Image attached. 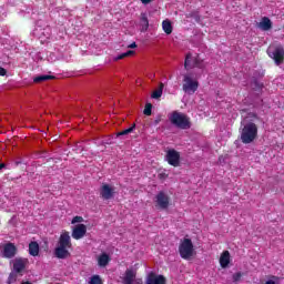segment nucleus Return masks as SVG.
Instances as JSON below:
<instances>
[{
  "mask_svg": "<svg viewBox=\"0 0 284 284\" xmlns=\"http://www.w3.org/2000/svg\"><path fill=\"white\" fill-rule=\"evenodd\" d=\"M116 192L114 191V186L103 183L100 187V196L103 201H111V199H114V195Z\"/></svg>",
  "mask_w": 284,
  "mask_h": 284,
  "instance_id": "nucleus-9",
  "label": "nucleus"
},
{
  "mask_svg": "<svg viewBox=\"0 0 284 284\" xmlns=\"http://www.w3.org/2000/svg\"><path fill=\"white\" fill-rule=\"evenodd\" d=\"M6 74H8V70H6L3 67H0V77H6Z\"/></svg>",
  "mask_w": 284,
  "mask_h": 284,
  "instance_id": "nucleus-32",
  "label": "nucleus"
},
{
  "mask_svg": "<svg viewBox=\"0 0 284 284\" xmlns=\"http://www.w3.org/2000/svg\"><path fill=\"white\" fill-rule=\"evenodd\" d=\"M163 83H160V88L152 92L151 98L152 99H161L163 97Z\"/></svg>",
  "mask_w": 284,
  "mask_h": 284,
  "instance_id": "nucleus-24",
  "label": "nucleus"
},
{
  "mask_svg": "<svg viewBox=\"0 0 284 284\" xmlns=\"http://www.w3.org/2000/svg\"><path fill=\"white\" fill-rule=\"evenodd\" d=\"M21 284H32L30 281L21 282Z\"/></svg>",
  "mask_w": 284,
  "mask_h": 284,
  "instance_id": "nucleus-39",
  "label": "nucleus"
},
{
  "mask_svg": "<svg viewBox=\"0 0 284 284\" xmlns=\"http://www.w3.org/2000/svg\"><path fill=\"white\" fill-rule=\"evenodd\" d=\"M248 118L253 121H256V119H258V115H256V113H248Z\"/></svg>",
  "mask_w": 284,
  "mask_h": 284,
  "instance_id": "nucleus-34",
  "label": "nucleus"
},
{
  "mask_svg": "<svg viewBox=\"0 0 284 284\" xmlns=\"http://www.w3.org/2000/svg\"><path fill=\"white\" fill-rule=\"evenodd\" d=\"M54 79V75H38L33 79L34 83H43V81H50Z\"/></svg>",
  "mask_w": 284,
  "mask_h": 284,
  "instance_id": "nucleus-23",
  "label": "nucleus"
},
{
  "mask_svg": "<svg viewBox=\"0 0 284 284\" xmlns=\"http://www.w3.org/2000/svg\"><path fill=\"white\" fill-rule=\"evenodd\" d=\"M132 54H134V51L129 50V51H126V52H124V53L119 54V55L114 59V61H121V59H125L126 57H132Z\"/></svg>",
  "mask_w": 284,
  "mask_h": 284,
  "instance_id": "nucleus-25",
  "label": "nucleus"
},
{
  "mask_svg": "<svg viewBox=\"0 0 284 284\" xmlns=\"http://www.w3.org/2000/svg\"><path fill=\"white\" fill-rule=\"evenodd\" d=\"M7 283H8V284L17 283V274L10 273Z\"/></svg>",
  "mask_w": 284,
  "mask_h": 284,
  "instance_id": "nucleus-28",
  "label": "nucleus"
},
{
  "mask_svg": "<svg viewBox=\"0 0 284 284\" xmlns=\"http://www.w3.org/2000/svg\"><path fill=\"white\" fill-rule=\"evenodd\" d=\"M258 136V126L254 122L246 123L241 132V141L244 144L253 143V141Z\"/></svg>",
  "mask_w": 284,
  "mask_h": 284,
  "instance_id": "nucleus-2",
  "label": "nucleus"
},
{
  "mask_svg": "<svg viewBox=\"0 0 284 284\" xmlns=\"http://www.w3.org/2000/svg\"><path fill=\"white\" fill-rule=\"evenodd\" d=\"M254 85H255V89L257 90H262L263 89V84L258 83V81H254Z\"/></svg>",
  "mask_w": 284,
  "mask_h": 284,
  "instance_id": "nucleus-33",
  "label": "nucleus"
},
{
  "mask_svg": "<svg viewBox=\"0 0 284 284\" xmlns=\"http://www.w3.org/2000/svg\"><path fill=\"white\" fill-rule=\"evenodd\" d=\"M152 1L154 0H141V3H143V6H148V3H152Z\"/></svg>",
  "mask_w": 284,
  "mask_h": 284,
  "instance_id": "nucleus-35",
  "label": "nucleus"
},
{
  "mask_svg": "<svg viewBox=\"0 0 284 284\" xmlns=\"http://www.w3.org/2000/svg\"><path fill=\"white\" fill-rule=\"evenodd\" d=\"M58 246L60 247H67L70 250L72 247V240L70 239V232L65 231L61 233L59 241H58Z\"/></svg>",
  "mask_w": 284,
  "mask_h": 284,
  "instance_id": "nucleus-12",
  "label": "nucleus"
},
{
  "mask_svg": "<svg viewBox=\"0 0 284 284\" xmlns=\"http://www.w3.org/2000/svg\"><path fill=\"white\" fill-rule=\"evenodd\" d=\"M194 68H199L203 70L205 68V63L199 57H192V53H187L184 60V69L185 70H194Z\"/></svg>",
  "mask_w": 284,
  "mask_h": 284,
  "instance_id": "nucleus-5",
  "label": "nucleus"
},
{
  "mask_svg": "<svg viewBox=\"0 0 284 284\" xmlns=\"http://www.w3.org/2000/svg\"><path fill=\"white\" fill-rule=\"evenodd\" d=\"M169 121L171 125L178 128V130H190V128H192L190 116L181 111H172L169 114Z\"/></svg>",
  "mask_w": 284,
  "mask_h": 284,
  "instance_id": "nucleus-1",
  "label": "nucleus"
},
{
  "mask_svg": "<svg viewBox=\"0 0 284 284\" xmlns=\"http://www.w3.org/2000/svg\"><path fill=\"white\" fill-rule=\"evenodd\" d=\"M87 233L88 226H85V224H78L74 226L71 236L75 241H80V239H83V236H85Z\"/></svg>",
  "mask_w": 284,
  "mask_h": 284,
  "instance_id": "nucleus-11",
  "label": "nucleus"
},
{
  "mask_svg": "<svg viewBox=\"0 0 284 284\" xmlns=\"http://www.w3.org/2000/svg\"><path fill=\"white\" fill-rule=\"evenodd\" d=\"M90 284H103V281L101 280V276L93 275L90 280Z\"/></svg>",
  "mask_w": 284,
  "mask_h": 284,
  "instance_id": "nucleus-27",
  "label": "nucleus"
},
{
  "mask_svg": "<svg viewBox=\"0 0 284 284\" xmlns=\"http://www.w3.org/2000/svg\"><path fill=\"white\" fill-rule=\"evenodd\" d=\"M135 128H136V124L133 123L129 129L118 132L116 136H125L128 134H132V132H134Z\"/></svg>",
  "mask_w": 284,
  "mask_h": 284,
  "instance_id": "nucleus-22",
  "label": "nucleus"
},
{
  "mask_svg": "<svg viewBox=\"0 0 284 284\" xmlns=\"http://www.w3.org/2000/svg\"><path fill=\"white\" fill-rule=\"evenodd\" d=\"M65 246H58L54 250V255L57 258H68L70 256V251Z\"/></svg>",
  "mask_w": 284,
  "mask_h": 284,
  "instance_id": "nucleus-15",
  "label": "nucleus"
},
{
  "mask_svg": "<svg viewBox=\"0 0 284 284\" xmlns=\"http://www.w3.org/2000/svg\"><path fill=\"white\" fill-rule=\"evenodd\" d=\"M258 28L265 32H267V30H272V20H270L267 17L262 18L261 22L258 23Z\"/></svg>",
  "mask_w": 284,
  "mask_h": 284,
  "instance_id": "nucleus-17",
  "label": "nucleus"
},
{
  "mask_svg": "<svg viewBox=\"0 0 284 284\" xmlns=\"http://www.w3.org/2000/svg\"><path fill=\"white\" fill-rule=\"evenodd\" d=\"M162 29L165 32V34H172V22L170 20H163Z\"/></svg>",
  "mask_w": 284,
  "mask_h": 284,
  "instance_id": "nucleus-21",
  "label": "nucleus"
},
{
  "mask_svg": "<svg viewBox=\"0 0 284 284\" xmlns=\"http://www.w3.org/2000/svg\"><path fill=\"white\" fill-rule=\"evenodd\" d=\"M6 168V163H0V170H3Z\"/></svg>",
  "mask_w": 284,
  "mask_h": 284,
  "instance_id": "nucleus-37",
  "label": "nucleus"
},
{
  "mask_svg": "<svg viewBox=\"0 0 284 284\" xmlns=\"http://www.w3.org/2000/svg\"><path fill=\"white\" fill-rule=\"evenodd\" d=\"M108 263H110V255H108L106 253L101 254L98 258V264L100 265V267L108 266Z\"/></svg>",
  "mask_w": 284,
  "mask_h": 284,
  "instance_id": "nucleus-19",
  "label": "nucleus"
},
{
  "mask_svg": "<svg viewBox=\"0 0 284 284\" xmlns=\"http://www.w3.org/2000/svg\"><path fill=\"white\" fill-rule=\"evenodd\" d=\"M243 274L241 272H237L233 275V282L234 283H239V281H241Z\"/></svg>",
  "mask_w": 284,
  "mask_h": 284,
  "instance_id": "nucleus-29",
  "label": "nucleus"
},
{
  "mask_svg": "<svg viewBox=\"0 0 284 284\" xmlns=\"http://www.w3.org/2000/svg\"><path fill=\"white\" fill-rule=\"evenodd\" d=\"M26 265H28V260L21 257L16 258L13 262V270L17 274H21V272L26 270Z\"/></svg>",
  "mask_w": 284,
  "mask_h": 284,
  "instance_id": "nucleus-14",
  "label": "nucleus"
},
{
  "mask_svg": "<svg viewBox=\"0 0 284 284\" xmlns=\"http://www.w3.org/2000/svg\"><path fill=\"white\" fill-rule=\"evenodd\" d=\"M140 26L141 32H148V28H150V20L148 19V13L142 12L140 14Z\"/></svg>",
  "mask_w": 284,
  "mask_h": 284,
  "instance_id": "nucleus-16",
  "label": "nucleus"
},
{
  "mask_svg": "<svg viewBox=\"0 0 284 284\" xmlns=\"http://www.w3.org/2000/svg\"><path fill=\"white\" fill-rule=\"evenodd\" d=\"M128 48H130V49L136 48V42H133V43L129 44Z\"/></svg>",
  "mask_w": 284,
  "mask_h": 284,
  "instance_id": "nucleus-36",
  "label": "nucleus"
},
{
  "mask_svg": "<svg viewBox=\"0 0 284 284\" xmlns=\"http://www.w3.org/2000/svg\"><path fill=\"white\" fill-rule=\"evenodd\" d=\"M155 207L159 210H168L170 207V195L165 191H160L155 195Z\"/></svg>",
  "mask_w": 284,
  "mask_h": 284,
  "instance_id": "nucleus-6",
  "label": "nucleus"
},
{
  "mask_svg": "<svg viewBox=\"0 0 284 284\" xmlns=\"http://www.w3.org/2000/svg\"><path fill=\"white\" fill-rule=\"evenodd\" d=\"M166 280L163 275H156V273L151 272L146 277V284H165Z\"/></svg>",
  "mask_w": 284,
  "mask_h": 284,
  "instance_id": "nucleus-13",
  "label": "nucleus"
},
{
  "mask_svg": "<svg viewBox=\"0 0 284 284\" xmlns=\"http://www.w3.org/2000/svg\"><path fill=\"white\" fill-rule=\"evenodd\" d=\"M182 90L185 94H194L199 90V80L193 79L190 73L184 74Z\"/></svg>",
  "mask_w": 284,
  "mask_h": 284,
  "instance_id": "nucleus-4",
  "label": "nucleus"
},
{
  "mask_svg": "<svg viewBox=\"0 0 284 284\" xmlns=\"http://www.w3.org/2000/svg\"><path fill=\"white\" fill-rule=\"evenodd\" d=\"M72 225L75 223H83V217L82 216H74L71 221Z\"/></svg>",
  "mask_w": 284,
  "mask_h": 284,
  "instance_id": "nucleus-30",
  "label": "nucleus"
},
{
  "mask_svg": "<svg viewBox=\"0 0 284 284\" xmlns=\"http://www.w3.org/2000/svg\"><path fill=\"white\" fill-rule=\"evenodd\" d=\"M29 254L31 256H39V243L30 242V244H29Z\"/></svg>",
  "mask_w": 284,
  "mask_h": 284,
  "instance_id": "nucleus-20",
  "label": "nucleus"
},
{
  "mask_svg": "<svg viewBox=\"0 0 284 284\" xmlns=\"http://www.w3.org/2000/svg\"><path fill=\"white\" fill-rule=\"evenodd\" d=\"M161 121H163V116L162 115H158L154 120V125H159V123H161Z\"/></svg>",
  "mask_w": 284,
  "mask_h": 284,
  "instance_id": "nucleus-31",
  "label": "nucleus"
},
{
  "mask_svg": "<svg viewBox=\"0 0 284 284\" xmlns=\"http://www.w3.org/2000/svg\"><path fill=\"white\" fill-rule=\"evenodd\" d=\"M2 256L3 258H14L17 256V246L14 243L9 242L3 245Z\"/></svg>",
  "mask_w": 284,
  "mask_h": 284,
  "instance_id": "nucleus-10",
  "label": "nucleus"
},
{
  "mask_svg": "<svg viewBox=\"0 0 284 284\" xmlns=\"http://www.w3.org/2000/svg\"><path fill=\"white\" fill-rule=\"evenodd\" d=\"M220 265L225 268L230 265V251H224L220 256Z\"/></svg>",
  "mask_w": 284,
  "mask_h": 284,
  "instance_id": "nucleus-18",
  "label": "nucleus"
},
{
  "mask_svg": "<svg viewBox=\"0 0 284 284\" xmlns=\"http://www.w3.org/2000/svg\"><path fill=\"white\" fill-rule=\"evenodd\" d=\"M145 116H152V103H146L143 110Z\"/></svg>",
  "mask_w": 284,
  "mask_h": 284,
  "instance_id": "nucleus-26",
  "label": "nucleus"
},
{
  "mask_svg": "<svg viewBox=\"0 0 284 284\" xmlns=\"http://www.w3.org/2000/svg\"><path fill=\"white\" fill-rule=\"evenodd\" d=\"M179 252L181 258L185 261L192 258L194 256V244L192 243L191 239H184L179 246Z\"/></svg>",
  "mask_w": 284,
  "mask_h": 284,
  "instance_id": "nucleus-3",
  "label": "nucleus"
},
{
  "mask_svg": "<svg viewBox=\"0 0 284 284\" xmlns=\"http://www.w3.org/2000/svg\"><path fill=\"white\" fill-rule=\"evenodd\" d=\"M166 176V174H160V179H165Z\"/></svg>",
  "mask_w": 284,
  "mask_h": 284,
  "instance_id": "nucleus-38",
  "label": "nucleus"
},
{
  "mask_svg": "<svg viewBox=\"0 0 284 284\" xmlns=\"http://www.w3.org/2000/svg\"><path fill=\"white\" fill-rule=\"evenodd\" d=\"M267 54H268L270 59H273V61H275L276 65H281V63H283V61H284L283 45L275 47V49L273 51L268 50Z\"/></svg>",
  "mask_w": 284,
  "mask_h": 284,
  "instance_id": "nucleus-7",
  "label": "nucleus"
},
{
  "mask_svg": "<svg viewBox=\"0 0 284 284\" xmlns=\"http://www.w3.org/2000/svg\"><path fill=\"white\" fill-rule=\"evenodd\" d=\"M165 159L169 165H172L173 168H179L181 165V153L174 149L166 152Z\"/></svg>",
  "mask_w": 284,
  "mask_h": 284,
  "instance_id": "nucleus-8",
  "label": "nucleus"
}]
</instances>
